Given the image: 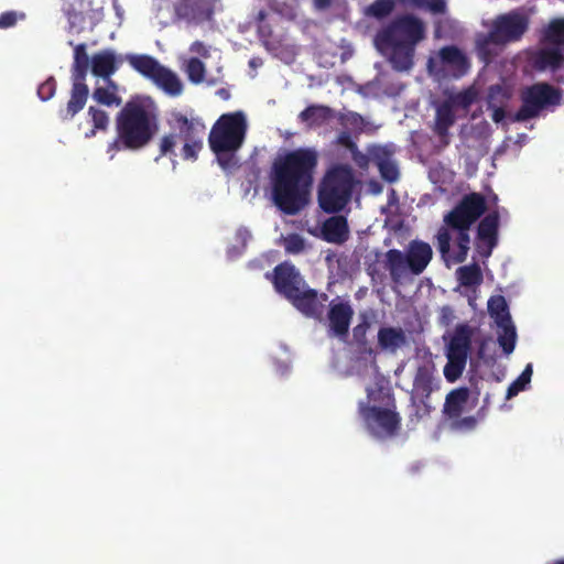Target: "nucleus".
Masks as SVG:
<instances>
[{
    "mask_svg": "<svg viewBox=\"0 0 564 564\" xmlns=\"http://www.w3.org/2000/svg\"><path fill=\"white\" fill-rule=\"evenodd\" d=\"M318 158L314 148H299L274 159L270 172L272 197L284 214L295 215L306 205Z\"/></svg>",
    "mask_w": 564,
    "mask_h": 564,
    "instance_id": "nucleus-1",
    "label": "nucleus"
},
{
    "mask_svg": "<svg viewBox=\"0 0 564 564\" xmlns=\"http://www.w3.org/2000/svg\"><path fill=\"white\" fill-rule=\"evenodd\" d=\"M116 137L107 153L113 159L120 151H139L148 147L160 127L159 111L150 98L134 97L116 115Z\"/></svg>",
    "mask_w": 564,
    "mask_h": 564,
    "instance_id": "nucleus-2",
    "label": "nucleus"
},
{
    "mask_svg": "<svg viewBox=\"0 0 564 564\" xmlns=\"http://www.w3.org/2000/svg\"><path fill=\"white\" fill-rule=\"evenodd\" d=\"M487 209L486 199L480 193H469L462 197L448 212L435 236L436 247L442 258H451L455 263L466 261L470 249V227Z\"/></svg>",
    "mask_w": 564,
    "mask_h": 564,
    "instance_id": "nucleus-3",
    "label": "nucleus"
},
{
    "mask_svg": "<svg viewBox=\"0 0 564 564\" xmlns=\"http://www.w3.org/2000/svg\"><path fill=\"white\" fill-rule=\"evenodd\" d=\"M425 37L423 20L412 13H403L379 29L373 42L381 53L388 55L394 70L408 72L414 65L416 46Z\"/></svg>",
    "mask_w": 564,
    "mask_h": 564,
    "instance_id": "nucleus-4",
    "label": "nucleus"
},
{
    "mask_svg": "<svg viewBox=\"0 0 564 564\" xmlns=\"http://www.w3.org/2000/svg\"><path fill=\"white\" fill-rule=\"evenodd\" d=\"M170 131L163 134L158 143L160 156L175 159L176 147L182 144L180 155L185 161H196L204 148L206 124L194 111L185 113L178 110L170 112L167 118Z\"/></svg>",
    "mask_w": 564,
    "mask_h": 564,
    "instance_id": "nucleus-5",
    "label": "nucleus"
},
{
    "mask_svg": "<svg viewBox=\"0 0 564 564\" xmlns=\"http://www.w3.org/2000/svg\"><path fill=\"white\" fill-rule=\"evenodd\" d=\"M248 120L243 111L223 113L208 133V144L223 170L238 166L237 153L246 142Z\"/></svg>",
    "mask_w": 564,
    "mask_h": 564,
    "instance_id": "nucleus-6",
    "label": "nucleus"
},
{
    "mask_svg": "<svg viewBox=\"0 0 564 564\" xmlns=\"http://www.w3.org/2000/svg\"><path fill=\"white\" fill-rule=\"evenodd\" d=\"M433 258L430 243L414 239L406 247L405 252L399 249H389L383 254V269L389 272L392 282L400 283L408 273L422 274Z\"/></svg>",
    "mask_w": 564,
    "mask_h": 564,
    "instance_id": "nucleus-7",
    "label": "nucleus"
},
{
    "mask_svg": "<svg viewBox=\"0 0 564 564\" xmlns=\"http://www.w3.org/2000/svg\"><path fill=\"white\" fill-rule=\"evenodd\" d=\"M354 174L349 166L337 165L328 170L318 187L319 207L328 214L343 210L351 197Z\"/></svg>",
    "mask_w": 564,
    "mask_h": 564,
    "instance_id": "nucleus-8",
    "label": "nucleus"
},
{
    "mask_svg": "<svg viewBox=\"0 0 564 564\" xmlns=\"http://www.w3.org/2000/svg\"><path fill=\"white\" fill-rule=\"evenodd\" d=\"M529 28V19L518 12L510 11L498 15L491 23L487 34L479 36L476 46L479 55L487 59L489 45H506L519 41Z\"/></svg>",
    "mask_w": 564,
    "mask_h": 564,
    "instance_id": "nucleus-9",
    "label": "nucleus"
},
{
    "mask_svg": "<svg viewBox=\"0 0 564 564\" xmlns=\"http://www.w3.org/2000/svg\"><path fill=\"white\" fill-rule=\"evenodd\" d=\"M90 59L87 54V46L85 43H79L74 47V62L72 65V88L69 99L64 109H61L58 115L63 121L72 120L79 113L89 96V88L87 86L86 76L89 69Z\"/></svg>",
    "mask_w": 564,
    "mask_h": 564,
    "instance_id": "nucleus-10",
    "label": "nucleus"
},
{
    "mask_svg": "<svg viewBox=\"0 0 564 564\" xmlns=\"http://www.w3.org/2000/svg\"><path fill=\"white\" fill-rule=\"evenodd\" d=\"M521 107L514 121L524 122L538 117L542 110L561 104L562 91L547 83H535L520 93Z\"/></svg>",
    "mask_w": 564,
    "mask_h": 564,
    "instance_id": "nucleus-11",
    "label": "nucleus"
},
{
    "mask_svg": "<svg viewBox=\"0 0 564 564\" xmlns=\"http://www.w3.org/2000/svg\"><path fill=\"white\" fill-rule=\"evenodd\" d=\"M359 412L368 431L378 438H391L401 429V415L393 406H378L360 403Z\"/></svg>",
    "mask_w": 564,
    "mask_h": 564,
    "instance_id": "nucleus-12",
    "label": "nucleus"
},
{
    "mask_svg": "<svg viewBox=\"0 0 564 564\" xmlns=\"http://www.w3.org/2000/svg\"><path fill=\"white\" fill-rule=\"evenodd\" d=\"M265 278L272 282L275 291L289 301L306 286L300 271L289 261L279 263L272 272L265 273Z\"/></svg>",
    "mask_w": 564,
    "mask_h": 564,
    "instance_id": "nucleus-13",
    "label": "nucleus"
},
{
    "mask_svg": "<svg viewBox=\"0 0 564 564\" xmlns=\"http://www.w3.org/2000/svg\"><path fill=\"white\" fill-rule=\"evenodd\" d=\"M438 64L444 77L455 79L464 77L470 68L468 56L455 45H446L438 51Z\"/></svg>",
    "mask_w": 564,
    "mask_h": 564,
    "instance_id": "nucleus-14",
    "label": "nucleus"
},
{
    "mask_svg": "<svg viewBox=\"0 0 564 564\" xmlns=\"http://www.w3.org/2000/svg\"><path fill=\"white\" fill-rule=\"evenodd\" d=\"M354 310L348 302L332 301L327 312V335L345 341L349 334Z\"/></svg>",
    "mask_w": 564,
    "mask_h": 564,
    "instance_id": "nucleus-15",
    "label": "nucleus"
},
{
    "mask_svg": "<svg viewBox=\"0 0 564 564\" xmlns=\"http://www.w3.org/2000/svg\"><path fill=\"white\" fill-rule=\"evenodd\" d=\"M328 295L304 286L290 302L306 317L324 321V312Z\"/></svg>",
    "mask_w": 564,
    "mask_h": 564,
    "instance_id": "nucleus-16",
    "label": "nucleus"
},
{
    "mask_svg": "<svg viewBox=\"0 0 564 564\" xmlns=\"http://www.w3.org/2000/svg\"><path fill=\"white\" fill-rule=\"evenodd\" d=\"M499 214L497 210L486 215L477 227V250L482 257H489L498 243Z\"/></svg>",
    "mask_w": 564,
    "mask_h": 564,
    "instance_id": "nucleus-17",
    "label": "nucleus"
},
{
    "mask_svg": "<svg viewBox=\"0 0 564 564\" xmlns=\"http://www.w3.org/2000/svg\"><path fill=\"white\" fill-rule=\"evenodd\" d=\"M435 388L437 387L435 386L433 375L427 368L420 367L413 381V391L411 395L412 404H415L416 399H419L425 408V413L429 414L431 406L427 401Z\"/></svg>",
    "mask_w": 564,
    "mask_h": 564,
    "instance_id": "nucleus-18",
    "label": "nucleus"
},
{
    "mask_svg": "<svg viewBox=\"0 0 564 564\" xmlns=\"http://www.w3.org/2000/svg\"><path fill=\"white\" fill-rule=\"evenodd\" d=\"M471 346V329L468 325H457L447 345L446 356L468 358Z\"/></svg>",
    "mask_w": 564,
    "mask_h": 564,
    "instance_id": "nucleus-19",
    "label": "nucleus"
},
{
    "mask_svg": "<svg viewBox=\"0 0 564 564\" xmlns=\"http://www.w3.org/2000/svg\"><path fill=\"white\" fill-rule=\"evenodd\" d=\"M322 237L330 243H343L348 239L349 229L344 216H332L323 223Z\"/></svg>",
    "mask_w": 564,
    "mask_h": 564,
    "instance_id": "nucleus-20",
    "label": "nucleus"
},
{
    "mask_svg": "<svg viewBox=\"0 0 564 564\" xmlns=\"http://www.w3.org/2000/svg\"><path fill=\"white\" fill-rule=\"evenodd\" d=\"M469 389L462 387L452 390L445 399L443 414L446 420L451 421L460 416L469 400Z\"/></svg>",
    "mask_w": 564,
    "mask_h": 564,
    "instance_id": "nucleus-21",
    "label": "nucleus"
},
{
    "mask_svg": "<svg viewBox=\"0 0 564 564\" xmlns=\"http://www.w3.org/2000/svg\"><path fill=\"white\" fill-rule=\"evenodd\" d=\"M377 337L379 347L392 354L408 344L405 332L401 327H380Z\"/></svg>",
    "mask_w": 564,
    "mask_h": 564,
    "instance_id": "nucleus-22",
    "label": "nucleus"
},
{
    "mask_svg": "<svg viewBox=\"0 0 564 564\" xmlns=\"http://www.w3.org/2000/svg\"><path fill=\"white\" fill-rule=\"evenodd\" d=\"M455 113L452 101H443L436 108L434 132L442 139L444 145L448 144V130L455 123Z\"/></svg>",
    "mask_w": 564,
    "mask_h": 564,
    "instance_id": "nucleus-23",
    "label": "nucleus"
},
{
    "mask_svg": "<svg viewBox=\"0 0 564 564\" xmlns=\"http://www.w3.org/2000/svg\"><path fill=\"white\" fill-rule=\"evenodd\" d=\"M127 61L133 69L152 82L163 66L154 57L144 54L128 55Z\"/></svg>",
    "mask_w": 564,
    "mask_h": 564,
    "instance_id": "nucleus-24",
    "label": "nucleus"
},
{
    "mask_svg": "<svg viewBox=\"0 0 564 564\" xmlns=\"http://www.w3.org/2000/svg\"><path fill=\"white\" fill-rule=\"evenodd\" d=\"M116 56L112 52L104 51L96 53L91 58V72L95 76L110 79L116 72Z\"/></svg>",
    "mask_w": 564,
    "mask_h": 564,
    "instance_id": "nucleus-25",
    "label": "nucleus"
},
{
    "mask_svg": "<svg viewBox=\"0 0 564 564\" xmlns=\"http://www.w3.org/2000/svg\"><path fill=\"white\" fill-rule=\"evenodd\" d=\"M333 117V110L325 105H311L300 112V121L308 127H319Z\"/></svg>",
    "mask_w": 564,
    "mask_h": 564,
    "instance_id": "nucleus-26",
    "label": "nucleus"
},
{
    "mask_svg": "<svg viewBox=\"0 0 564 564\" xmlns=\"http://www.w3.org/2000/svg\"><path fill=\"white\" fill-rule=\"evenodd\" d=\"M106 87H96L93 91V99L106 107H119L122 104V98L118 95V86L111 79H106Z\"/></svg>",
    "mask_w": 564,
    "mask_h": 564,
    "instance_id": "nucleus-27",
    "label": "nucleus"
},
{
    "mask_svg": "<svg viewBox=\"0 0 564 564\" xmlns=\"http://www.w3.org/2000/svg\"><path fill=\"white\" fill-rule=\"evenodd\" d=\"M153 83L171 96H178L183 91V85L175 73L162 66Z\"/></svg>",
    "mask_w": 564,
    "mask_h": 564,
    "instance_id": "nucleus-28",
    "label": "nucleus"
},
{
    "mask_svg": "<svg viewBox=\"0 0 564 564\" xmlns=\"http://www.w3.org/2000/svg\"><path fill=\"white\" fill-rule=\"evenodd\" d=\"M367 398L369 402L397 408L392 390L384 380L377 381L373 388H367Z\"/></svg>",
    "mask_w": 564,
    "mask_h": 564,
    "instance_id": "nucleus-29",
    "label": "nucleus"
},
{
    "mask_svg": "<svg viewBox=\"0 0 564 564\" xmlns=\"http://www.w3.org/2000/svg\"><path fill=\"white\" fill-rule=\"evenodd\" d=\"M564 56L558 47L542 48L535 58V66L540 69L555 70L561 67Z\"/></svg>",
    "mask_w": 564,
    "mask_h": 564,
    "instance_id": "nucleus-30",
    "label": "nucleus"
},
{
    "mask_svg": "<svg viewBox=\"0 0 564 564\" xmlns=\"http://www.w3.org/2000/svg\"><path fill=\"white\" fill-rule=\"evenodd\" d=\"M488 312L495 319L497 326H502L503 323L511 322L509 307L502 295H495L488 300Z\"/></svg>",
    "mask_w": 564,
    "mask_h": 564,
    "instance_id": "nucleus-31",
    "label": "nucleus"
},
{
    "mask_svg": "<svg viewBox=\"0 0 564 564\" xmlns=\"http://www.w3.org/2000/svg\"><path fill=\"white\" fill-rule=\"evenodd\" d=\"M397 0H375L366 7L364 13L368 18H373L378 21L387 19L395 9Z\"/></svg>",
    "mask_w": 564,
    "mask_h": 564,
    "instance_id": "nucleus-32",
    "label": "nucleus"
},
{
    "mask_svg": "<svg viewBox=\"0 0 564 564\" xmlns=\"http://www.w3.org/2000/svg\"><path fill=\"white\" fill-rule=\"evenodd\" d=\"M459 284L465 288L476 286L482 282V273L478 264L464 265L457 269Z\"/></svg>",
    "mask_w": 564,
    "mask_h": 564,
    "instance_id": "nucleus-33",
    "label": "nucleus"
},
{
    "mask_svg": "<svg viewBox=\"0 0 564 564\" xmlns=\"http://www.w3.org/2000/svg\"><path fill=\"white\" fill-rule=\"evenodd\" d=\"M501 328V333L498 336V343L502 348L506 355H510L516 348L517 341V332L516 327L512 324V321L509 323H503L502 326H498Z\"/></svg>",
    "mask_w": 564,
    "mask_h": 564,
    "instance_id": "nucleus-34",
    "label": "nucleus"
},
{
    "mask_svg": "<svg viewBox=\"0 0 564 564\" xmlns=\"http://www.w3.org/2000/svg\"><path fill=\"white\" fill-rule=\"evenodd\" d=\"M511 98V91L508 87L497 84L491 85L487 94V107L507 106Z\"/></svg>",
    "mask_w": 564,
    "mask_h": 564,
    "instance_id": "nucleus-35",
    "label": "nucleus"
},
{
    "mask_svg": "<svg viewBox=\"0 0 564 564\" xmlns=\"http://www.w3.org/2000/svg\"><path fill=\"white\" fill-rule=\"evenodd\" d=\"M447 364L444 367V376L448 382H455L463 373L467 359L460 357L446 356Z\"/></svg>",
    "mask_w": 564,
    "mask_h": 564,
    "instance_id": "nucleus-36",
    "label": "nucleus"
},
{
    "mask_svg": "<svg viewBox=\"0 0 564 564\" xmlns=\"http://www.w3.org/2000/svg\"><path fill=\"white\" fill-rule=\"evenodd\" d=\"M88 116L91 118V122H93V127L94 128L90 131V133L86 134L87 137L95 135L96 130L106 131L108 129L109 116H108V113L105 110L99 109V108H97L95 106H90L88 108Z\"/></svg>",
    "mask_w": 564,
    "mask_h": 564,
    "instance_id": "nucleus-37",
    "label": "nucleus"
},
{
    "mask_svg": "<svg viewBox=\"0 0 564 564\" xmlns=\"http://www.w3.org/2000/svg\"><path fill=\"white\" fill-rule=\"evenodd\" d=\"M532 373V365L529 364L521 375L509 386L507 390V398L510 399L517 395L520 391H523L527 384L530 383Z\"/></svg>",
    "mask_w": 564,
    "mask_h": 564,
    "instance_id": "nucleus-38",
    "label": "nucleus"
},
{
    "mask_svg": "<svg viewBox=\"0 0 564 564\" xmlns=\"http://www.w3.org/2000/svg\"><path fill=\"white\" fill-rule=\"evenodd\" d=\"M545 39L556 45H563L564 44V20L556 19L553 20L546 31H545Z\"/></svg>",
    "mask_w": 564,
    "mask_h": 564,
    "instance_id": "nucleus-39",
    "label": "nucleus"
},
{
    "mask_svg": "<svg viewBox=\"0 0 564 564\" xmlns=\"http://www.w3.org/2000/svg\"><path fill=\"white\" fill-rule=\"evenodd\" d=\"M205 72H206L205 65L199 58L192 57L188 61L187 67H186V73H187L188 79L192 83H194V84L202 83L205 78Z\"/></svg>",
    "mask_w": 564,
    "mask_h": 564,
    "instance_id": "nucleus-40",
    "label": "nucleus"
},
{
    "mask_svg": "<svg viewBox=\"0 0 564 564\" xmlns=\"http://www.w3.org/2000/svg\"><path fill=\"white\" fill-rule=\"evenodd\" d=\"M339 122L346 129H350L357 133L364 130L365 121L364 118L357 112H347L339 117Z\"/></svg>",
    "mask_w": 564,
    "mask_h": 564,
    "instance_id": "nucleus-41",
    "label": "nucleus"
},
{
    "mask_svg": "<svg viewBox=\"0 0 564 564\" xmlns=\"http://www.w3.org/2000/svg\"><path fill=\"white\" fill-rule=\"evenodd\" d=\"M284 249L288 253L299 254L306 248L305 239L299 234H290L283 239Z\"/></svg>",
    "mask_w": 564,
    "mask_h": 564,
    "instance_id": "nucleus-42",
    "label": "nucleus"
},
{
    "mask_svg": "<svg viewBox=\"0 0 564 564\" xmlns=\"http://www.w3.org/2000/svg\"><path fill=\"white\" fill-rule=\"evenodd\" d=\"M380 175L389 183H393L399 178V170L395 163L390 160H382L378 164Z\"/></svg>",
    "mask_w": 564,
    "mask_h": 564,
    "instance_id": "nucleus-43",
    "label": "nucleus"
},
{
    "mask_svg": "<svg viewBox=\"0 0 564 564\" xmlns=\"http://www.w3.org/2000/svg\"><path fill=\"white\" fill-rule=\"evenodd\" d=\"M477 426V419L475 416H458L449 421V427L457 432L473 431Z\"/></svg>",
    "mask_w": 564,
    "mask_h": 564,
    "instance_id": "nucleus-44",
    "label": "nucleus"
},
{
    "mask_svg": "<svg viewBox=\"0 0 564 564\" xmlns=\"http://www.w3.org/2000/svg\"><path fill=\"white\" fill-rule=\"evenodd\" d=\"M56 93V80L54 77H48L37 88V96L41 100H50Z\"/></svg>",
    "mask_w": 564,
    "mask_h": 564,
    "instance_id": "nucleus-45",
    "label": "nucleus"
},
{
    "mask_svg": "<svg viewBox=\"0 0 564 564\" xmlns=\"http://www.w3.org/2000/svg\"><path fill=\"white\" fill-rule=\"evenodd\" d=\"M369 328L370 323L366 318L352 328L354 340L359 347L367 345V332Z\"/></svg>",
    "mask_w": 564,
    "mask_h": 564,
    "instance_id": "nucleus-46",
    "label": "nucleus"
},
{
    "mask_svg": "<svg viewBox=\"0 0 564 564\" xmlns=\"http://www.w3.org/2000/svg\"><path fill=\"white\" fill-rule=\"evenodd\" d=\"M25 14H18L15 11H6L0 14V29H9L17 24L18 19H24Z\"/></svg>",
    "mask_w": 564,
    "mask_h": 564,
    "instance_id": "nucleus-47",
    "label": "nucleus"
},
{
    "mask_svg": "<svg viewBox=\"0 0 564 564\" xmlns=\"http://www.w3.org/2000/svg\"><path fill=\"white\" fill-rule=\"evenodd\" d=\"M447 101H452L453 108L454 106H458L466 109L474 102V95L470 91H464L457 94Z\"/></svg>",
    "mask_w": 564,
    "mask_h": 564,
    "instance_id": "nucleus-48",
    "label": "nucleus"
},
{
    "mask_svg": "<svg viewBox=\"0 0 564 564\" xmlns=\"http://www.w3.org/2000/svg\"><path fill=\"white\" fill-rule=\"evenodd\" d=\"M336 142H337V144L346 148L347 150H349L352 153L357 152V150H358L356 142L352 140V138L350 135V132L347 130L341 131L337 135Z\"/></svg>",
    "mask_w": 564,
    "mask_h": 564,
    "instance_id": "nucleus-49",
    "label": "nucleus"
},
{
    "mask_svg": "<svg viewBox=\"0 0 564 564\" xmlns=\"http://www.w3.org/2000/svg\"><path fill=\"white\" fill-rule=\"evenodd\" d=\"M423 8L434 14H443L446 12V1L445 0H425Z\"/></svg>",
    "mask_w": 564,
    "mask_h": 564,
    "instance_id": "nucleus-50",
    "label": "nucleus"
},
{
    "mask_svg": "<svg viewBox=\"0 0 564 564\" xmlns=\"http://www.w3.org/2000/svg\"><path fill=\"white\" fill-rule=\"evenodd\" d=\"M488 109L492 110L491 119L494 122L499 123L501 122L506 117V106H499V107H487Z\"/></svg>",
    "mask_w": 564,
    "mask_h": 564,
    "instance_id": "nucleus-51",
    "label": "nucleus"
},
{
    "mask_svg": "<svg viewBox=\"0 0 564 564\" xmlns=\"http://www.w3.org/2000/svg\"><path fill=\"white\" fill-rule=\"evenodd\" d=\"M191 52L193 53H197L204 57H206L208 55V52H207V48L206 46L204 45L203 42L200 41H195L192 45H191Z\"/></svg>",
    "mask_w": 564,
    "mask_h": 564,
    "instance_id": "nucleus-52",
    "label": "nucleus"
},
{
    "mask_svg": "<svg viewBox=\"0 0 564 564\" xmlns=\"http://www.w3.org/2000/svg\"><path fill=\"white\" fill-rule=\"evenodd\" d=\"M258 34L262 40H267L272 35V29L270 24H258Z\"/></svg>",
    "mask_w": 564,
    "mask_h": 564,
    "instance_id": "nucleus-53",
    "label": "nucleus"
},
{
    "mask_svg": "<svg viewBox=\"0 0 564 564\" xmlns=\"http://www.w3.org/2000/svg\"><path fill=\"white\" fill-rule=\"evenodd\" d=\"M334 0H313L314 7L318 11H324L333 4Z\"/></svg>",
    "mask_w": 564,
    "mask_h": 564,
    "instance_id": "nucleus-54",
    "label": "nucleus"
},
{
    "mask_svg": "<svg viewBox=\"0 0 564 564\" xmlns=\"http://www.w3.org/2000/svg\"><path fill=\"white\" fill-rule=\"evenodd\" d=\"M267 12L264 10H260L257 14L258 24H265Z\"/></svg>",
    "mask_w": 564,
    "mask_h": 564,
    "instance_id": "nucleus-55",
    "label": "nucleus"
},
{
    "mask_svg": "<svg viewBox=\"0 0 564 564\" xmlns=\"http://www.w3.org/2000/svg\"><path fill=\"white\" fill-rule=\"evenodd\" d=\"M368 273H369V275L375 278V275L378 274V271H377V269L375 267H369L368 268Z\"/></svg>",
    "mask_w": 564,
    "mask_h": 564,
    "instance_id": "nucleus-56",
    "label": "nucleus"
},
{
    "mask_svg": "<svg viewBox=\"0 0 564 564\" xmlns=\"http://www.w3.org/2000/svg\"><path fill=\"white\" fill-rule=\"evenodd\" d=\"M176 13H177L178 15H184V13H183V8H182V7H177V8H176Z\"/></svg>",
    "mask_w": 564,
    "mask_h": 564,
    "instance_id": "nucleus-57",
    "label": "nucleus"
},
{
    "mask_svg": "<svg viewBox=\"0 0 564 564\" xmlns=\"http://www.w3.org/2000/svg\"><path fill=\"white\" fill-rule=\"evenodd\" d=\"M432 65H433V59H430L429 61V68L432 69Z\"/></svg>",
    "mask_w": 564,
    "mask_h": 564,
    "instance_id": "nucleus-58",
    "label": "nucleus"
},
{
    "mask_svg": "<svg viewBox=\"0 0 564 564\" xmlns=\"http://www.w3.org/2000/svg\"><path fill=\"white\" fill-rule=\"evenodd\" d=\"M555 564H564V560H557Z\"/></svg>",
    "mask_w": 564,
    "mask_h": 564,
    "instance_id": "nucleus-59",
    "label": "nucleus"
}]
</instances>
